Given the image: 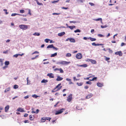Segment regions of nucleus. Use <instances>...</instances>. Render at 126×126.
<instances>
[{"instance_id":"nucleus-1","label":"nucleus","mask_w":126,"mask_h":126,"mask_svg":"<svg viewBox=\"0 0 126 126\" xmlns=\"http://www.w3.org/2000/svg\"><path fill=\"white\" fill-rule=\"evenodd\" d=\"M61 83L59 84L56 87L51 91L53 93L56 91H58L60 90L62 88V86H61L60 87H59L61 85Z\"/></svg>"},{"instance_id":"nucleus-2","label":"nucleus","mask_w":126,"mask_h":126,"mask_svg":"<svg viewBox=\"0 0 126 126\" xmlns=\"http://www.w3.org/2000/svg\"><path fill=\"white\" fill-rule=\"evenodd\" d=\"M70 63V62H67L66 61H62L60 62H58L57 64H61L62 65H67Z\"/></svg>"},{"instance_id":"nucleus-3","label":"nucleus","mask_w":126,"mask_h":126,"mask_svg":"<svg viewBox=\"0 0 126 126\" xmlns=\"http://www.w3.org/2000/svg\"><path fill=\"white\" fill-rule=\"evenodd\" d=\"M19 27L20 29L24 30L27 29L28 28V26L24 24L19 25Z\"/></svg>"},{"instance_id":"nucleus-4","label":"nucleus","mask_w":126,"mask_h":126,"mask_svg":"<svg viewBox=\"0 0 126 126\" xmlns=\"http://www.w3.org/2000/svg\"><path fill=\"white\" fill-rule=\"evenodd\" d=\"M65 110V109L62 108L59 110L56 111L55 113V114L57 115L63 112V111L64 110Z\"/></svg>"},{"instance_id":"nucleus-5","label":"nucleus","mask_w":126,"mask_h":126,"mask_svg":"<svg viewBox=\"0 0 126 126\" xmlns=\"http://www.w3.org/2000/svg\"><path fill=\"white\" fill-rule=\"evenodd\" d=\"M72 94H70L67 97V100L68 102H70L72 100Z\"/></svg>"},{"instance_id":"nucleus-6","label":"nucleus","mask_w":126,"mask_h":126,"mask_svg":"<svg viewBox=\"0 0 126 126\" xmlns=\"http://www.w3.org/2000/svg\"><path fill=\"white\" fill-rule=\"evenodd\" d=\"M76 57L77 59H80L82 58V55L81 53H78L76 55Z\"/></svg>"},{"instance_id":"nucleus-7","label":"nucleus","mask_w":126,"mask_h":126,"mask_svg":"<svg viewBox=\"0 0 126 126\" xmlns=\"http://www.w3.org/2000/svg\"><path fill=\"white\" fill-rule=\"evenodd\" d=\"M116 55H119V56H122V53L121 51H119L115 52V53Z\"/></svg>"},{"instance_id":"nucleus-8","label":"nucleus","mask_w":126,"mask_h":126,"mask_svg":"<svg viewBox=\"0 0 126 126\" xmlns=\"http://www.w3.org/2000/svg\"><path fill=\"white\" fill-rule=\"evenodd\" d=\"M47 75L49 76L50 78H54V75L52 73H48Z\"/></svg>"},{"instance_id":"nucleus-9","label":"nucleus","mask_w":126,"mask_h":126,"mask_svg":"<svg viewBox=\"0 0 126 126\" xmlns=\"http://www.w3.org/2000/svg\"><path fill=\"white\" fill-rule=\"evenodd\" d=\"M57 78L56 79V80L57 81H61L63 79V78L62 77H60L59 76H57Z\"/></svg>"},{"instance_id":"nucleus-10","label":"nucleus","mask_w":126,"mask_h":126,"mask_svg":"<svg viewBox=\"0 0 126 126\" xmlns=\"http://www.w3.org/2000/svg\"><path fill=\"white\" fill-rule=\"evenodd\" d=\"M16 111H20V112H23L24 111V110H23V108H18L17 110Z\"/></svg>"},{"instance_id":"nucleus-11","label":"nucleus","mask_w":126,"mask_h":126,"mask_svg":"<svg viewBox=\"0 0 126 126\" xmlns=\"http://www.w3.org/2000/svg\"><path fill=\"white\" fill-rule=\"evenodd\" d=\"M93 95V94L92 93H90L88 94L86 97V99H89L91 98Z\"/></svg>"},{"instance_id":"nucleus-12","label":"nucleus","mask_w":126,"mask_h":126,"mask_svg":"<svg viewBox=\"0 0 126 126\" xmlns=\"http://www.w3.org/2000/svg\"><path fill=\"white\" fill-rule=\"evenodd\" d=\"M89 61H90L91 63L94 64H95L96 63V62L95 60H93L92 59H89Z\"/></svg>"},{"instance_id":"nucleus-13","label":"nucleus","mask_w":126,"mask_h":126,"mask_svg":"<svg viewBox=\"0 0 126 126\" xmlns=\"http://www.w3.org/2000/svg\"><path fill=\"white\" fill-rule=\"evenodd\" d=\"M65 33L64 32H63L60 33H59L58 34V35L59 36H62L63 35L65 34Z\"/></svg>"},{"instance_id":"nucleus-14","label":"nucleus","mask_w":126,"mask_h":126,"mask_svg":"<svg viewBox=\"0 0 126 126\" xmlns=\"http://www.w3.org/2000/svg\"><path fill=\"white\" fill-rule=\"evenodd\" d=\"M90 39L92 41H95L96 39L95 38H94L91 37H89L88 38V39Z\"/></svg>"},{"instance_id":"nucleus-15","label":"nucleus","mask_w":126,"mask_h":126,"mask_svg":"<svg viewBox=\"0 0 126 126\" xmlns=\"http://www.w3.org/2000/svg\"><path fill=\"white\" fill-rule=\"evenodd\" d=\"M34 118V116H32L31 115H30L29 116V119L31 121L33 120Z\"/></svg>"},{"instance_id":"nucleus-16","label":"nucleus","mask_w":126,"mask_h":126,"mask_svg":"<svg viewBox=\"0 0 126 126\" xmlns=\"http://www.w3.org/2000/svg\"><path fill=\"white\" fill-rule=\"evenodd\" d=\"M97 86L100 87H102L103 86V83H101L99 82L97 83Z\"/></svg>"},{"instance_id":"nucleus-17","label":"nucleus","mask_w":126,"mask_h":126,"mask_svg":"<svg viewBox=\"0 0 126 126\" xmlns=\"http://www.w3.org/2000/svg\"><path fill=\"white\" fill-rule=\"evenodd\" d=\"M79 66V67H86L88 66V65L87 64H83L78 65Z\"/></svg>"},{"instance_id":"nucleus-18","label":"nucleus","mask_w":126,"mask_h":126,"mask_svg":"<svg viewBox=\"0 0 126 126\" xmlns=\"http://www.w3.org/2000/svg\"><path fill=\"white\" fill-rule=\"evenodd\" d=\"M9 106L8 105H7L6 107H5V111L6 112H7L8 111V110H9Z\"/></svg>"},{"instance_id":"nucleus-19","label":"nucleus","mask_w":126,"mask_h":126,"mask_svg":"<svg viewBox=\"0 0 126 126\" xmlns=\"http://www.w3.org/2000/svg\"><path fill=\"white\" fill-rule=\"evenodd\" d=\"M70 41L71 42L74 43L75 42V39L73 38H70Z\"/></svg>"},{"instance_id":"nucleus-20","label":"nucleus","mask_w":126,"mask_h":126,"mask_svg":"<svg viewBox=\"0 0 126 126\" xmlns=\"http://www.w3.org/2000/svg\"><path fill=\"white\" fill-rule=\"evenodd\" d=\"M92 45L93 46H99V45H103V44H96L94 42L92 43Z\"/></svg>"},{"instance_id":"nucleus-21","label":"nucleus","mask_w":126,"mask_h":126,"mask_svg":"<svg viewBox=\"0 0 126 126\" xmlns=\"http://www.w3.org/2000/svg\"><path fill=\"white\" fill-rule=\"evenodd\" d=\"M10 90V87H8L7 88L5 89V90L4 91V92L5 93H6Z\"/></svg>"},{"instance_id":"nucleus-22","label":"nucleus","mask_w":126,"mask_h":126,"mask_svg":"<svg viewBox=\"0 0 126 126\" xmlns=\"http://www.w3.org/2000/svg\"><path fill=\"white\" fill-rule=\"evenodd\" d=\"M39 110L38 109H37L36 110V111H32V113H38L39 111Z\"/></svg>"},{"instance_id":"nucleus-23","label":"nucleus","mask_w":126,"mask_h":126,"mask_svg":"<svg viewBox=\"0 0 126 126\" xmlns=\"http://www.w3.org/2000/svg\"><path fill=\"white\" fill-rule=\"evenodd\" d=\"M53 44H51V45H49L47 47V48H52L53 47Z\"/></svg>"},{"instance_id":"nucleus-24","label":"nucleus","mask_w":126,"mask_h":126,"mask_svg":"<svg viewBox=\"0 0 126 126\" xmlns=\"http://www.w3.org/2000/svg\"><path fill=\"white\" fill-rule=\"evenodd\" d=\"M76 27L75 26H71L68 27V28H69L71 30H73L74 28H75Z\"/></svg>"},{"instance_id":"nucleus-25","label":"nucleus","mask_w":126,"mask_h":126,"mask_svg":"<svg viewBox=\"0 0 126 126\" xmlns=\"http://www.w3.org/2000/svg\"><path fill=\"white\" fill-rule=\"evenodd\" d=\"M46 118L45 117L42 118L41 119V121L42 122H44L46 121Z\"/></svg>"},{"instance_id":"nucleus-26","label":"nucleus","mask_w":126,"mask_h":126,"mask_svg":"<svg viewBox=\"0 0 126 126\" xmlns=\"http://www.w3.org/2000/svg\"><path fill=\"white\" fill-rule=\"evenodd\" d=\"M47 81H48L47 80L43 79L41 81V82L42 83H46L47 82Z\"/></svg>"},{"instance_id":"nucleus-27","label":"nucleus","mask_w":126,"mask_h":126,"mask_svg":"<svg viewBox=\"0 0 126 126\" xmlns=\"http://www.w3.org/2000/svg\"><path fill=\"white\" fill-rule=\"evenodd\" d=\"M57 55V53H55L54 54H52L51 55V57H54L55 56H56Z\"/></svg>"},{"instance_id":"nucleus-28","label":"nucleus","mask_w":126,"mask_h":126,"mask_svg":"<svg viewBox=\"0 0 126 126\" xmlns=\"http://www.w3.org/2000/svg\"><path fill=\"white\" fill-rule=\"evenodd\" d=\"M95 20L96 21H99V20H100L101 21V22L102 23V18H98L96 19H95Z\"/></svg>"},{"instance_id":"nucleus-29","label":"nucleus","mask_w":126,"mask_h":126,"mask_svg":"<svg viewBox=\"0 0 126 126\" xmlns=\"http://www.w3.org/2000/svg\"><path fill=\"white\" fill-rule=\"evenodd\" d=\"M40 33L38 32H35L33 34V35L35 36H39L40 35Z\"/></svg>"},{"instance_id":"nucleus-30","label":"nucleus","mask_w":126,"mask_h":126,"mask_svg":"<svg viewBox=\"0 0 126 126\" xmlns=\"http://www.w3.org/2000/svg\"><path fill=\"white\" fill-rule=\"evenodd\" d=\"M77 84L78 85V86H82L83 84V83L80 82V83H79L78 82H77Z\"/></svg>"},{"instance_id":"nucleus-31","label":"nucleus","mask_w":126,"mask_h":126,"mask_svg":"<svg viewBox=\"0 0 126 126\" xmlns=\"http://www.w3.org/2000/svg\"><path fill=\"white\" fill-rule=\"evenodd\" d=\"M16 15H19V14H16V13H13L11 14V16H15Z\"/></svg>"},{"instance_id":"nucleus-32","label":"nucleus","mask_w":126,"mask_h":126,"mask_svg":"<svg viewBox=\"0 0 126 126\" xmlns=\"http://www.w3.org/2000/svg\"><path fill=\"white\" fill-rule=\"evenodd\" d=\"M9 64V63L8 61H6L5 62V65H8Z\"/></svg>"},{"instance_id":"nucleus-33","label":"nucleus","mask_w":126,"mask_h":126,"mask_svg":"<svg viewBox=\"0 0 126 126\" xmlns=\"http://www.w3.org/2000/svg\"><path fill=\"white\" fill-rule=\"evenodd\" d=\"M71 54L70 53H67L66 55V57H71Z\"/></svg>"},{"instance_id":"nucleus-34","label":"nucleus","mask_w":126,"mask_h":126,"mask_svg":"<svg viewBox=\"0 0 126 126\" xmlns=\"http://www.w3.org/2000/svg\"><path fill=\"white\" fill-rule=\"evenodd\" d=\"M36 2H37V4L39 5H43V4L42 3H39L38 1L37 0H36Z\"/></svg>"},{"instance_id":"nucleus-35","label":"nucleus","mask_w":126,"mask_h":126,"mask_svg":"<svg viewBox=\"0 0 126 126\" xmlns=\"http://www.w3.org/2000/svg\"><path fill=\"white\" fill-rule=\"evenodd\" d=\"M74 32L75 33H76L77 32H80V31L78 29L74 31Z\"/></svg>"},{"instance_id":"nucleus-36","label":"nucleus","mask_w":126,"mask_h":126,"mask_svg":"<svg viewBox=\"0 0 126 126\" xmlns=\"http://www.w3.org/2000/svg\"><path fill=\"white\" fill-rule=\"evenodd\" d=\"M39 56V55H36L34 57L32 58H31L32 60H33L36 58L37 57H38Z\"/></svg>"},{"instance_id":"nucleus-37","label":"nucleus","mask_w":126,"mask_h":126,"mask_svg":"<svg viewBox=\"0 0 126 126\" xmlns=\"http://www.w3.org/2000/svg\"><path fill=\"white\" fill-rule=\"evenodd\" d=\"M27 84H30V81L29 80H28V77L27 78Z\"/></svg>"},{"instance_id":"nucleus-38","label":"nucleus","mask_w":126,"mask_h":126,"mask_svg":"<svg viewBox=\"0 0 126 126\" xmlns=\"http://www.w3.org/2000/svg\"><path fill=\"white\" fill-rule=\"evenodd\" d=\"M3 11H4L6 14L7 15L8 14V12H7V10L6 9L3 10Z\"/></svg>"},{"instance_id":"nucleus-39","label":"nucleus","mask_w":126,"mask_h":126,"mask_svg":"<svg viewBox=\"0 0 126 126\" xmlns=\"http://www.w3.org/2000/svg\"><path fill=\"white\" fill-rule=\"evenodd\" d=\"M18 86L16 85H15L14 86V88L15 89H16L18 88Z\"/></svg>"},{"instance_id":"nucleus-40","label":"nucleus","mask_w":126,"mask_h":126,"mask_svg":"<svg viewBox=\"0 0 126 126\" xmlns=\"http://www.w3.org/2000/svg\"><path fill=\"white\" fill-rule=\"evenodd\" d=\"M46 119V120H48L49 121H50L51 119V118L50 117H45Z\"/></svg>"},{"instance_id":"nucleus-41","label":"nucleus","mask_w":126,"mask_h":126,"mask_svg":"<svg viewBox=\"0 0 126 126\" xmlns=\"http://www.w3.org/2000/svg\"><path fill=\"white\" fill-rule=\"evenodd\" d=\"M108 27L106 25H105L104 26H103V25H101V27L102 28H105L106 27Z\"/></svg>"},{"instance_id":"nucleus-42","label":"nucleus","mask_w":126,"mask_h":126,"mask_svg":"<svg viewBox=\"0 0 126 126\" xmlns=\"http://www.w3.org/2000/svg\"><path fill=\"white\" fill-rule=\"evenodd\" d=\"M59 71H60V73H63V70L61 68H59Z\"/></svg>"},{"instance_id":"nucleus-43","label":"nucleus","mask_w":126,"mask_h":126,"mask_svg":"<svg viewBox=\"0 0 126 126\" xmlns=\"http://www.w3.org/2000/svg\"><path fill=\"white\" fill-rule=\"evenodd\" d=\"M49 40H50L48 39H45V41L46 43H47L49 41Z\"/></svg>"},{"instance_id":"nucleus-44","label":"nucleus","mask_w":126,"mask_h":126,"mask_svg":"<svg viewBox=\"0 0 126 126\" xmlns=\"http://www.w3.org/2000/svg\"><path fill=\"white\" fill-rule=\"evenodd\" d=\"M97 78L96 77H94L93 78L92 80H90L93 81L94 80H96Z\"/></svg>"},{"instance_id":"nucleus-45","label":"nucleus","mask_w":126,"mask_h":126,"mask_svg":"<svg viewBox=\"0 0 126 126\" xmlns=\"http://www.w3.org/2000/svg\"><path fill=\"white\" fill-rule=\"evenodd\" d=\"M97 35L98 37H103L104 36V35L101 34H98Z\"/></svg>"},{"instance_id":"nucleus-46","label":"nucleus","mask_w":126,"mask_h":126,"mask_svg":"<svg viewBox=\"0 0 126 126\" xmlns=\"http://www.w3.org/2000/svg\"><path fill=\"white\" fill-rule=\"evenodd\" d=\"M108 50H109V52L110 53H112L113 52V51L112 50L110 49V48H109L108 49Z\"/></svg>"},{"instance_id":"nucleus-47","label":"nucleus","mask_w":126,"mask_h":126,"mask_svg":"<svg viewBox=\"0 0 126 126\" xmlns=\"http://www.w3.org/2000/svg\"><path fill=\"white\" fill-rule=\"evenodd\" d=\"M32 97H35L36 98H37L38 97V96L35 94H34L32 96Z\"/></svg>"},{"instance_id":"nucleus-48","label":"nucleus","mask_w":126,"mask_h":126,"mask_svg":"<svg viewBox=\"0 0 126 126\" xmlns=\"http://www.w3.org/2000/svg\"><path fill=\"white\" fill-rule=\"evenodd\" d=\"M52 48L54 49L55 50H58V48L56 47H54V46H53V47Z\"/></svg>"},{"instance_id":"nucleus-49","label":"nucleus","mask_w":126,"mask_h":126,"mask_svg":"<svg viewBox=\"0 0 126 126\" xmlns=\"http://www.w3.org/2000/svg\"><path fill=\"white\" fill-rule=\"evenodd\" d=\"M20 12L21 13H23L25 12V11L23 10H20Z\"/></svg>"},{"instance_id":"nucleus-50","label":"nucleus","mask_w":126,"mask_h":126,"mask_svg":"<svg viewBox=\"0 0 126 126\" xmlns=\"http://www.w3.org/2000/svg\"><path fill=\"white\" fill-rule=\"evenodd\" d=\"M39 53V52L37 51H35L34 52L32 53V55H33L35 53H37L38 54Z\"/></svg>"},{"instance_id":"nucleus-51","label":"nucleus","mask_w":126,"mask_h":126,"mask_svg":"<svg viewBox=\"0 0 126 126\" xmlns=\"http://www.w3.org/2000/svg\"><path fill=\"white\" fill-rule=\"evenodd\" d=\"M59 1V0H56V1H54L52 2V3H56V2H58Z\"/></svg>"},{"instance_id":"nucleus-52","label":"nucleus","mask_w":126,"mask_h":126,"mask_svg":"<svg viewBox=\"0 0 126 126\" xmlns=\"http://www.w3.org/2000/svg\"><path fill=\"white\" fill-rule=\"evenodd\" d=\"M28 14H29L30 15H31V11L30 9H28Z\"/></svg>"},{"instance_id":"nucleus-53","label":"nucleus","mask_w":126,"mask_h":126,"mask_svg":"<svg viewBox=\"0 0 126 126\" xmlns=\"http://www.w3.org/2000/svg\"><path fill=\"white\" fill-rule=\"evenodd\" d=\"M73 79H74V80H76V81H77V80H79V79H76V77H73Z\"/></svg>"},{"instance_id":"nucleus-54","label":"nucleus","mask_w":126,"mask_h":126,"mask_svg":"<svg viewBox=\"0 0 126 126\" xmlns=\"http://www.w3.org/2000/svg\"><path fill=\"white\" fill-rule=\"evenodd\" d=\"M86 83L87 84H91V82L90 81H88L86 82Z\"/></svg>"},{"instance_id":"nucleus-55","label":"nucleus","mask_w":126,"mask_h":126,"mask_svg":"<svg viewBox=\"0 0 126 126\" xmlns=\"http://www.w3.org/2000/svg\"><path fill=\"white\" fill-rule=\"evenodd\" d=\"M105 60L106 61H108L110 60V58H108L107 57H106Z\"/></svg>"},{"instance_id":"nucleus-56","label":"nucleus","mask_w":126,"mask_h":126,"mask_svg":"<svg viewBox=\"0 0 126 126\" xmlns=\"http://www.w3.org/2000/svg\"><path fill=\"white\" fill-rule=\"evenodd\" d=\"M89 4H90L91 6H94V4L93 3L91 2H89Z\"/></svg>"},{"instance_id":"nucleus-57","label":"nucleus","mask_w":126,"mask_h":126,"mask_svg":"<svg viewBox=\"0 0 126 126\" xmlns=\"http://www.w3.org/2000/svg\"><path fill=\"white\" fill-rule=\"evenodd\" d=\"M19 55L18 54H16L14 55V57H15L16 58H17L18 56Z\"/></svg>"},{"instance_id":"nucleus-58","label":"nucleus","mask_w":126,"mask_h":126,"mask_svg":"<svg viewBox=\"0 0 126 126\" xmlns=\"http://www.w3.org/2000/svg\"><path fill=\"white\" fill-rule=\"evenodd\" d=\"M70 23H75L76 22L75 21H70Z\"/></svg>"},{"instance_id":"nucleus-59","label":"nucleus","mask_w":126,"mask_h":126,"mask_svg":"<svg viewBox=\"0 0 126 126\" xmlns=\"http://www.w3.org/2000/svg\"><path fill=\"white\" fill-rule=\"evenodd\" d=\"M126 44L125 43H122L121 45V46H123L125 45H126Z\"/></svg>"},{"instance_id":"nucleus-60","label":"nucleus","mask_w":126,"mask_h":126,"mask_svg":"<svg viewBox=\"0 0 126 126\" xmlns=\"http://www.w3.org/2000/svg\"><path fill=\"white\" fill-rule=\"evenodd\" d=\"M3 62V60L1 59H0V62L2 63V65L3 64V63H2V62Z\"/></svg>"},{"instance_id":"nucleus-61","label":"nucleus","mask_w":126,"mask_h":126,"mask_svg":"<svg viewBox=\"0 0 126 126\" xmlns=\"http://www.w3.org/2000/svg\"><path fill=\"white\" fill-rule=\"evenodd\" d=\"M29 97V95H27L26 96H25L24 97V98L25 99H27V98H28Z\"/></svg>"},{"instance_id":"nucleus-62","label":"nucleus","mask_w":126,"mask_h":126,"mask_svg":"<svg viewBox=\"0 0 126 126\" xmlns=\"http://www.w3.org/2000/svg\"><path fill=\"white\" fill-rule=\"evenodd\" d=\"M62 9H67L68 8V7H62Z\"/></svg>"},{"instance_id":"nucleus-63","label":"nucleus","mask_w":126,"mask_h":126,"mask_svg":"<svg viewBox=\"0 0 126 126\" xmlns=\"http://www.w3.org/2000/svg\"><path fill=\"white\" fill-rule=\"evenodd\" d=\"M59 13H54L52 14V15H59Z\"/></svg>"},{"instance_id":"nucleus-64","label":"nucleus","mask_w":126,"mask_h":126,"mask_svg":"<svg viewBox=\"0 0 126 126\" xmlns=\"http://www.w3.org/2000/svg\"><path fill=\"white\" fill-rule=\"evenodd\" d=\"M28 114L25 113L24 115V116L25 117H26L28 116Z\"/></svg>"}]
</instances>
